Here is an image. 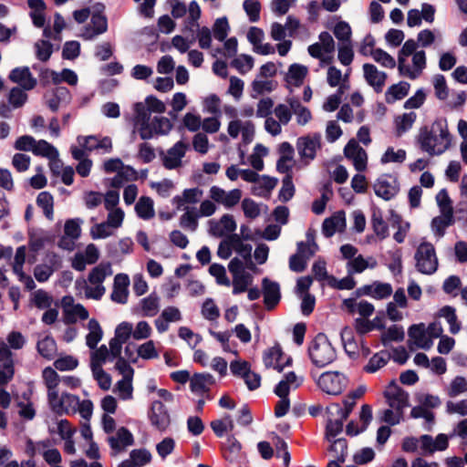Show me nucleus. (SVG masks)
I'll return each mask as SVG.
<instances>
[{"instance_id":"obj_60","label":"nucleus","mask_w":467,"mask_h":467,"mask_svg":"<svg viewBox=\"0 0 467 467\" xmlns=\"http://www.w3.org/2000/svg\"><path fill=\"white\" fill-rule=\"evenodd\" d=\"M32 302L37 308L46 309L51 306L53 298L45 290L38 289L33 293Z\"/></svg>"},{"instance_id":"obj_44","label":"nucleus","mask_w":467,"mask_h":467,"mask_svg":"<svg viewBox=\"0 0 467 467\" xmlns=\"http://www.w3.org/2000/svg\"><path fill=\"white\" fill-rule=\"evenodd\" d=\"M108 359L112 360L109 348L106 345H101L91 353L90 368H101Z\"/></svg>"},{"instance_id":"obj_25","label":"nucleus","mask_w":467,"mask_h":467,"mask_svg":"<svg viewBox=\"0 0 467 467\" xmlns=\"http://www.w3.org/2000/svg\"><path fill=\"white\" fill-rule=\"evenodd\" d=\"M161 298L156 293H151L140 301L139 307L142 317H155L161 308Z\"/></svg>"},{"instance_id":"obj_8","label":"nucleus","mask_w":467,"mask_h":467,"mask_svg":"<svg viewBox=\"0 0 467 467\" xmlns=\"http://www.w3.org/2000/svg\"><path fill=\"white\" fill-rule=\"evenodd\" d=\"M296 146L301 160L308 164L321 149V134L316 132L299 137Z\"/></svg>"},{"instance_id":"obj_42","label":"nucleus","mask_w":467,"mask_h":467,"mask_svg":"<svg viewBox=\"0 0 467 467\" xmlns=\"http://www.w3.org/2000/svg\"><path fill=\"white\" fill-rule=\"evenodd\" d=\"M28 5L31 9L30 16L32 18L33 24L36 27H43L46 23L45 2H28Z\"/></svg>"},{"instance_id":"obj_59","label":"nucleus","mask_w":467,"mask_h":467,"mask_svg":"<svg viewBox=\"0 0 467 467\" xmlns=\"http://www.w3.org/2000/svg\"><path fill=\"white\" fill-rule=\"evenodd\" d=\"M295 194V186L292 174H286L282 181V188L279 192L280 201L288 202Z\"/></svg>"},{"instance_id":"obj_31","label":"nucleus","mask_w":467,"mask_h":467,"mask_svg":"<svg viewBox=\"0 0 467 467\" xmlns=\"http://www.w3.org/2000/svg\"><path fill=\"white\" fill-rule=\"evenodd\" d=\"M454 223L453 213H441V215L432 219L431 226L433 234L441 238L445 234V230Z\"/></svg>"},{"instance_id":"obj_38","label":"nucleus","mask_w":467,"mask_h":467,"mask_svg":"<svg viewBox=\"0 0 467 467\" xmlns=\"http://www.w3.org/2000/svg\"><path fill=\"white\" fill-rule=\"evenodd\" d=\"M185 213L180 218V225L191 232L196 231L198 227L199 214L194 207H184Z\"/></svg>"},{"instance_id":"obj_28","label":"nucleus","mask_w":467,"mask_h":467,"mask_svg":"<svg viewBox=\"0 0 467 467\" xmlns=\"http://www.w3.org/2000/svg\"><path fill=\"white\" fill-rule=\"evenodd\" d=\"M133 442V435L125 427L119 428L115 436H110L109 438V443L115 451L123 450L124 448L132 445Z\"/></svg>"},{"instance_id":"obj_2","label":"nucleus","mask_w":467,"mask_h":467,"mask_svg":"<svg viewBox=\"0 0 467 467\" xmlns=\"http://www.w3.org/2000/svg\"><path fill=\"white\" fill-rule=\"evenodd\" d=\"M136 112L137 130L143 140L154 136L167 135L172 128L171 120L166 117H154L150 119L149 112L141 103L136 104Z\"/></svg>"},{"instance_id":"obj_9","label":"nucleus","mask_w":467,"mask_h":467,"mask_svg":"<svg viewBox=\"0 0 467 467\" xmlns=\"http://www.w3.org/2000/svg\"><path fill=\"white\" fill-rule=\"evenodd\" d=\"M171 14L175 18L187 16V26L191 30L199 26L198 19L201 16V9L197 2H190L189 5H186L185 2H176L172 6Z\"/></svg>"},{"instance_id":"obj_33","label":"nucleus","mask_w":467,"mask_h":467,"mask_svg":"<svg viewBox=\"0 0 467 467\" xmlns=\"http://www.w3.org/2000/svg\"><path fill=\"white\" fill-rule=\"evenodd\" d=\"M91 24L93 28H87L82 36L86 39H92L96 36L103 34L108 29V22L105 16L100 14H94L91 17Z\"/></svg>"},{"instance_id":"obj_23","label":"nucleus","mask_w":467,"mask_h":467,"mask_svg":"<svg viewBox=\"0 0 467 467\" xmlns=\"http://www.w3.org/2000/svg\"><path fill=\"white\" fill-rule=\"evenodd\" d=\"M346 225L345 212L338 211L331 217L325 219L322 232L325 236L331 237L336 232H343L346 229Z\"/></svg>"},{"instance_id":"obj_1","label":"nucleus","mask_w":467,"mask_h":467,"mask_svg":"<svg viewBox=\"0 0 467 467\" xmlns=\"http://www.w3.org/2000/svg\"><path fill=\"white\" fill-rule=\"evenodd\" d=\"M418 143L421 150L431 156L441 155L451 145V135L445 119H435L431 126L420 129Z\"/></svg>"},{"instance_id":"obj_3","label":"nucleus","mask_w":467,"mask_h":467,"mask_svg":"<svg viewBox=\"0 0 467 467\" xmlns=\"http://www.w3.org/2000/svg\"><path fill=\"white\" fill-rule=\"evenodd\" d=\"M112 268L109 263H101L99 265L92 268L88 276L87 284L86 280L77 281L76 284H81L85 289V296L87 298L99 300L105 294L106 288L103 285V282L106 277L112 275Z\"/></svg>"},{"instance_id":"obj_11","label":"nucleus","mask_w":467,"mask_h":467,"mask_svg":"<svg viewBox=\"0 0 467 467\" xmlns=\"http://www.w3.org/2000/svg\"><path fill=\"white\" fill-rule=\"evenodd\" d=\"M408 335V348L410 351H414L416 348L429 349L432 346V340L422 323L412 325L409 328Z\"/></svg>"},{"instance_id":"obj_15","label":"nucleus","mask_w":467,"mask_h":467,"mask_svg":"<svg viewBox=\"0 0 467 467\" xmlns=\"http://www.w3.org/2000/svg\"><path fill=\"white\" fill-rule=\"evenodd\" d=\"M209 224V234L214 237L228 236L236 230V223L230 214H223L220 220H211Z\"/></svg>"},{"instance_id":"obj_51","label":"nucleus","mask_w":467,"mask_h":467,"mask_svg":"<svg viewBox=\"0 0 467 467\" xmlns=\"http://www.w3.org/2000/svg\"><path fill=\"white\" fill-rule=\"evenodd\" d=\"M43 379L47 389V398L51 392H57V388L60 382L58 374L55 369L48 367L43 370Z\"/></svg>"},{"instance_id":"obj_5","label":"nucleus","mask_w":467,"mask_h":467,"mask_svg":"<svg viewBox=\"0 0 467 467\" xmlns=\"http://www.w3.org/2000/svg\"><path fill=\"white\" fill-rule=\"evenodd\" d=\"M417 270L424 275H432L438 269L435 248L431 243H421L414 255Z\"/></svg>"},{"instance_id":"obj_43","label":"nucleus","mask_w":467,"mask_h":467,"mask_svg":"<svg viewBox=\"0 0 467 467\" xmlns=\"http://www.w3.org/2000/svg\"><path fill=\"white\" fill-rule=\"evenodd\" d=\"M371 226L373 232L379 240H384L389 236V227L380 212H373L371 216Z\"/></svg>"},{"instance_id":"obj_20","label":"nucleus","mask_w":467,"mask_h":467,"mask_svg":"<svg viewBox=\"0 0 467 467\" xmlns=\"http://www.w3.org/2000/svg\"><path fill=\"white\" fill-rule=\"evenodd\" d=\"M223 451L224 459L231 463H240L245 458L240 441L234 435L227 437L223 445Z\"/></svg>"},{"instance_id":"obj_56","label":"nucleus","mask_w":467,"mask_h":467,"mask_svg":"<svg viewBox=\"0 0 467 467\" xmlns=\"http://www.w3.org/2000/svg\"><path fill=\"white\" fill-rule=\"evenodd\" d=\"M405 333L403 327L400 326L393 325L389 327L381 337L383 345H388L391 341H402L404 339Z\"/></svg>"},{"instance_id":"obj_6","label":"nucleus","mask_w":467,"mask_h":467,"mask_svg":"<svg viewBox=\"0 0 467 467\" xmlns=\"http://www.w3.org/2000/svg\"><path fill=\"white\" fill-rule=\"evenodd\" d=\"M51 410L57 415H69L77 413L78 397L67 392L58 395V392H51L47 398Z\"/></svg>"},{"instance_id":"obj_21","label":"nucleus","mask_w":467,"mask_h":467,"mask_svg":"<svg viewBox=\"0 0 467 467\" xmlns=\"http://www.w3.org/2000/svg\"><path fill=\"white\" fill-rule=\"evenodd\" d=\"M130 278L126 274H118L114 277L112 301L119 304H125L129 296Z\"/></svg>"},{"instance_id":"obj_53","label":"nucleus","mask_w":467,"mask_h":467,"mask_svg":"<svg viewBox=\"0 0 467 467\" xmlns=\"http://www.w3.org/2000/svg\"><path fill=\"white\" fill-rule=\"evenodd\" d=\"M78 318L86 320L88 318V311L81 304H76L70 310L65 314V323L74 324Z\"/></svg>"},{"instance_id":"obj_54","label":"nucleus","mask_w":467,"mask_h":467,"mask_svg":"<svg viewBox=\"0 0 467 467\" xmlns=\"http://www.w3.org/2000/svg\"><path fill=\"white\" fill-rule=\"evenodd\" d=\"M253 277L250 274L244 273L233 276V294L238 295L247 290L248 285H251Z\"/></svg>"},{"instance_id":"obj_24","label":"nucleus","mask_w":467,"mask_h":467,"mask_svg":"<svg viewBox=\"0 0 467 467\" xmlns=\"http://www.w3.org/2000/svg\"><path fill=\"white\" fill-rule=\"evenodd\" d=\"M361 293L375 299H384L392 294V286L389 283L376 281L371 285H366L360 289Z\"/></svg>"},{"instance_id":"obj_27","label":"nucleus","mask_w":467,"mask_h":467,"mask_svg":"<svg viewBox=\"0 0 467 467\" xmlns=\"http://www.w3.org/2000/svg\"><path fill=\"white\" fill-rule=\"evenodd\" d=\"M230 241L232 242L233 250L244 258L248 268H253L252 245L244 244L241 236L237 234H230Z\"/></svg>"},{"instance_id":"obj_64","label":"nucleus","mask_w":467,"mask_h":467,"mask_svg":"<svg viewBox=\"0 0 467 467\" xmlns=\"http://www.w3.org/2000/svg\"><path fill=\"white\" fill-rule=\"evenodd\" d=\"M389 356L386 354H375L365 366V371L374 373L383 368L388 363Z\"/></svg>"},{"instance_id":"obj_18","label":"nucleus","mask_w":467,"mask_h":467,"mask_svg":"<svg viewBox=\"0 0 467 467\" xmlns=\"http://www.w3.org/2000/svg\"><path fill=\"white\" fill-rule=\"evenodd\" d=\"M384 396L389 408L398 412H403L409 406V395L400 388L393 387L385 391Z\"/></svg>"},{"instance_id":"obj_47","label":"nucleus","mask_w":467,"mask_h":467,"mask_svg":"<svg viewBox=\"0 0 467 467\" xmlns=\"http://www.w3.org/2000/svg\"><path fill=\"white\" fill-rule=\"evenodd\" d=\"M25 91L22 88L14 87L8 92L7 100L14 109L23 107L27 101L28 97Z\"/></svg>"},{"instance_id":"obj_52","label":"nucleus","mask_w":467,"mask_h":467,"mask_svg":"<svg viewBox=\"0 0 467 467\" xmlns=\"http://www.w3.org/2000/svg\"><path fill=\"white\" fill-rule=\"evenodd\" d=\"M447 395L455 398L462 393L467 392V380L462 376L455 377L446 389Z\"/></svg>"},{"instance_id":"obj_45","label":"nucleus","mask_w":467,"mask_h":467,"mask_svg":"<svg viewBox=\"0 0 467 467\" xmlns=\"http://www.w3.org/2000/svg\"><path fill=\"white\" fill-rule=\"evenodd\" d=\"M36 204L43 210L45 216L53 220L54 199L47 192H42L37 195Z\"/></svg>"},{"instance_id":"obj_34","label":"nucleus","mask_w":467,"mask_h":467,"mask_svg":"<svg viewBox=\"0 0 467 467\" xmlns=\"http://www.w3.org/2000/svg\"><path fill=\"white\" fill-rule=\"evenodd\" d=\"M308 69L306 66L292 64L288 68L285 79L288 84L299 87L303 84Z\"/></svg>"},{"instance_id":"obj_57","label":"nucleus","mask_w":467,"mask_h":467,"mask_svg":"<svg viewBox=\"0 0 467 467\" xmlns=\"http://www.w3.org/2000/svg\"><path fill=\"white\" fill-rule=\"evenodd\" d=\"M114 391L118 392L119 396L122 400H130L132 398V378L122 377L120 380L118 381Z\"/></svg>"},{"instance_id":"obj_46","label":"nucleus","mask_w":467,"mask_h":467,"mask_svg":"<svg viewBox=\"0 0 467 467\" xmlns=\"http://www.w3.org/2000/svg\"><path fill=\"white\" fill-rule=\"evenodd\" d=\"M440 317H443L450 326V332L457 334L461 329V324L457 320L455 308L446 306L440 310Z\"/></svg>"},{"instance_id":"obj_19","label":"nucleus","mask_w":467,"mask_h":467,"mask_svg":"<svg viewBox=\"0 0 467 467\" xmlns=\"http://www.w3.org/2000/svg\"><path fill=\"white\" fill-rule=\"evenodd\" d=\"M364 78L367 83L371 86L377 93L382 91L387 79V74L379 71L373 64L366 63L363 65Z\"/></svg>"},{"instance_id":"obj_26","label":"nucleus","mask_w":467,"mask_h":467,"mask_svg":"<svg viewBox=\"0 0 467 467\" xmlns=\"http://www.w3.org/2000/svg\"><path fill=\"white\" fill-rule=\"evenodd\" d=\"M215 383L214 378L209 373H196L190 380V388L192 392L204 393L209 391L211 386Z\"/></svg>"},{"instance_id":"obj_16","label":"nucleus","mask_w":467,"mask_h":467,"mask_svg":"<svg viewBox=\"0 0 467 467\" xmlns=\"http://www.w3.org/2000/svg\"><path fill=\"white\" fill-rule=\"evenodd\" d=\"M8 78L24 90H32L37 84L36 78L33 77L28 67H19L12 69Z\"/></svg>"},{"instance_id":"obj_49","label":"nucleus","mask_w":467,"mask_h":467,"mask_svg":"<svg viewBox=\"0 0 467 467\" xmlns=\"http://www.w3.org/2000/svg\"><path fill=\"white\" fill-rule=\"evenodd\" d=\"M231 67L240 74H246L254 67V58L250 55L242 54L232 60Z\"/></svg>"},{"instance_id":"obj_63","label":"nucleus","mask_w":467,"mask_h":467,"mask_svg":"<svg viewBox=\"0 0 467 467\" xmlns=\"http://www.w3.org/2000/svg\"><path fill=\"white\" fill-rule=\"evenodd\" d=\"M130 460L137 466L141 467L151 460L150 452L146 449L132 450L130 453Z\"/></svg>"},{"instance_id":"obj_39","label":"nucleus","mask_w":467,"mask_h":467,"mask_svg":"<svg viewBox=\"0 0 467 467\" xmlns=\"http://www.w3.org/2000/svg\"><path fill=\"white\" fill-rule=\"evenodd\" d=\"M340 337L346 353L350 357H355L358 354V347L355 341L352 329L345 327L341 330Z\"/></svg>"},{"instance_id":"obj_14","label":"nucleus","mask_w":467,"mask_h":467,"mask_svg":"<svg viewBox=\"0 0 467 467\" xmlns=\"http://www.w3.org/2000/svg\"><path fill=\"white\" fill-rule=\"evenodd\" d=\"M345 156L351 160L355 169L363 171L367 168L368 155L366 150L359 146L358 141L350 140L344 149Z\"/></svg>"},{"instance_id":"obj_7","label":"nucleus","mask_w":467,"mask_h":467,"mask_svg":"<svg viewBox=\"0 0 467 467\" xmlns=\"http://www.w3.org/2000/svg\"><path fill=\"white\" fill-rule=\"evenodd\" d=\"M317 386L329 395H339L347 388V377L338 371H327L317 379Z\"/></svg>"},{"instance_id":"obj_12","label":"nucleus","mask_w":467,"mask_h":467,"mask_svg":"<svg viewBox=\"0 0 467 467\" xmlns=\"http://www.w3.org/2000/svg\"><path fill=\"white\" fill-rule=\"evenodd\" d=\"M448 440V436L443 433L438 434L435 439L423 434L419 438V443L423 455H432L437 451H445L449 445Z\"/></svg>"},{"instance_id":"obj_62","label":"nucleus","mask_w":467,"mask_h":467,"mask_svg":"<svg viewBox=\"0 0 467 467\" xmlns=\"http://www.w3.org/2000/svg\"><path fill=\"white\" fill-rule=\"evenodd\" d=\"M433 87L438 99L445 100L449 96V88L444 76L438 74L433 77Z\"/></svg>"},{"instance_id":"obj_36","label":"nucleus","mask_w":467,"mask_h":467,"mask_svg":"<svg viewBox=\"0 0 467 467\" xmlns=\"http://www.w3.org/2000/svg\"><path fill=\"white\" fill-rule=\"evenodd\" d=\"M88 329L89 332L86 337V344L89 348L95 349L103 337L102 328L99 323L92 318L88 323Z\"/></svg>"},{"instance_id":"obj_29","label":"nucleus","mask_w":467,"mask_h":467,"mask_svg":"<svg viewBox=\"0 0 467 467\" xmlns=\"http://www.w3.org/2000/svg\"><path fill=\"white\" fill-rule=\"evenodd\" d=\"M343 306L349 313L358 312L362 317H368L374 312L373 305L365 300L358 302L354 298H348L343 301Z\"/></svg>"},{"instance_id":"obj_30","label":"nucleus","mask_w":467,"mask_h":467,"mask_svg":"<svg viewBox=\"0 0 467 467\" xmlns=\"http://www.w3.org/2000/svg\"><path fill=\"white\" fill-rule=\"evenodd\" d=\"M378 265L377 260L370 256L365 259L361 254L349 260L347 264L348 274H359L367 268L373 269Z\"/></svg>"},{"instance_id":"obj_37","label":"nucleus","mask_w":467,"mask_h":467,"mask_svg":"<svg viewBox=\"0 0 467 467\" xmlns=\"http://www.w3.org/2000/svg\"><path fill=\"white\" fill-rule=\"evenodd\" d=\"M282 349L279 346H275L269 348L264 354V364L266 368H275L279 372H281L284 368V366L280 364V359L282 358Z\"/></svg>"},{"instance_id":"obj_41","label":"nucleus","mask_w":467,"mask_h":467,"mask_svg":"<svg viewBox=\"0 0 467 467\" xmlns=\"http://www.w3.org/2000/svg\"><path fill=\"white\" fill-rule=\"evenodd\" d=\"M33 153L37 156H43L49 160H56L58 157L57 150L45 140H36Z\"/></svg>"},{"instance_id":"obj_35","label":"nucleus","mask_w":467,"mask_h":467,"mask_svg":"<svg viewBox=\"0 0 467 467\" xmlns=\"http://www.w3.org/2000/svg\"><path fill=\"white\" fill-rule=\"evenodd\" d=\"M37 352L48 360L53 359L57 353V343L51 336H46L36 343Z\"/></svg>"},{"instance_id":"obj_48","label":"nucleus","mask_w":467,"mask_h":467,"mask_svg":"<svg viewBox=\"0 0 467 467\" xmlns=\"http://www.w3.org/2000/svg\"><path fill=\"white\" fill-rule=\"evenodd\" d=\"M413 68L410 67L409 78L416 79L426 67V57L424 51H418L412 57Z\"/></svg>"},{"instance_id":"obj_22","label":"nucleus","mask_w":467,"mask_h":467,"mask_svg":"<svg viewBox=\"0 0 467 467\" xmlns=\"http://www.w3.org/2000/svg\"><path fill=\"white\" fill-rule=\"evenodd\" d=\"M264 302L267 309H273L280 301V286L278 283L264 278L262 281Z\"/></svg>"},{"instance_id":"obj_50","label":"nucleus","mask_w":467,"mask_h":467,"mask_svg":"<svg viewBox=\"0 0 467 467\" xmlns=\"http://www.w3.org/2000/svg\"><path fill=\"white\" fill-rule=\"evenodd\" d=\"M417 115L415 112L404 113L396 118L395 123L397 128V133L400 136L402 133L408 131L411 129L413 123L415 122Z\"/></svg>"},{"instance_id":"obj_61","label":"nucleus","mask_w":467,"mask_h":467,"mask_svg":"<svg viewBox=\"0 0 467 467\" xmlns=\"http://www.w3.org/2000/svg\"><path fill=\"white\" fill-rule=\"evenodd\" d=\"M330 451L335 453L336 461L344 462L348 454V443L343 438L333 441Z\"/></svg>"},{"instance_id":"obj_4","label":"nucleus","mask_w":467,"mask_h":467,"mask_svg":"<svg viewBox=\"0 0 467 467\" xmlns=\"http://www.w3.org/2000/svg\"><path fill=\"white\" fill-rule=\"evenodd\" d=\"M308 355L312 363L317 368H324L337 358V352L327 337L317 334L308 347Z\"/></svg>"},{"instance_id":"obj_13","label":"nucleus","mask_w":467,"mask_h":467,"mask_svg":"<svg viewBox=\"0 0 467 467\" xmlns=\"http://www.w3.org/2000/svg\"><path fill=\"white\" fill-rule=\"evenodd\" d=\"M190 145L182 140L175 143L171 149L167 150L162 156V164L166 169L172 170L182 166V160L186 151L189 150Z\"/></svg>"},{"instance_id":"obj_55","label":"nucleus","mask_w":467,"mask_h":467,"mask_svg":"<svg viewBox=\"0 0 467 467\" xmlns=\"http://www.w3.org/2000/svg\"><path fill=\"white\" fill-rule=\"evenodd\" d=\"M346 419H342V416H337V419H328L326 426V438L332 441L337 435L343 431V423Z\"/></svg>"},{"instance_id":"obj_10","label":"nucleus","mask_w":467,"mask_h":467,"mask_svg":"<svg viewBox=\"0 0 467 467\" xmlns=\"http://www.w3.org/2000/svg\"><path fill=\"white\" fill-rule=\"evenodd\" d=\"M373 188L376 195L386 201L392 199L400 191L397 178L390 174L380 175L376 180Z\"/></svg>"},{"instance_id":"obj_40","label":"nucleus","mask_w":467,"mask_h":467,"mask_svg":"<svg viewBox=\"0 0 467 467\" xmlns=\"http://www.w3.org/2000/svg\"><path fill=\"white\" fill-rule=\"evenodd\" d=\"M135 211L138 216L144 220L152 218L155 214L153 201L147 196L140 197L135 205Z\"/></svg>"},{"instance_id":"obj_58","label":"nucleus","mask_w":467,"mask_h":467,"mask_svg":"<svg viewBox=\"0 0 467 467\" xmlns=\"http://www.w3.org/2000/svg\"><path fill=\"white\" fill-rule=\"evenodd\" d=\"M392 226L398 229L393 235L394 240L399 244L403 243L410 229V223L402 222L401 217L396 214L393 215Z\"/></svg>"},{"instance_id":"obj_17","label":"nucleus","mask_w":467,"mask_h":467,"mask_svg":"<svg viewBox=\"0 0 467 467\" xmlns=\"http://www.w3.org/2000/svg\"><path fill=\"white\" fill-rule=\"evenodd\" d=\"M150 420L161 431H165L169 427L171 423L170 414L161 401L156 400L152 403Z\"/></svg>"},{"instance_id":"obj_32","label":"nucleus","mask_w":467,"mask_h":467,"mask_svg":"<svg viewBox=\"0 0 467 467\" xmlns=\"http://www.w3.org/2000/svg\"><path fill=\"white\" fill-rule=\"evenodd\" d=\"M410 85L408 82L400 81L398 84L390 86L385 93V100L388 104H392L397 100L405 98L410 90Z\"/></svg>"}]
</instances>
